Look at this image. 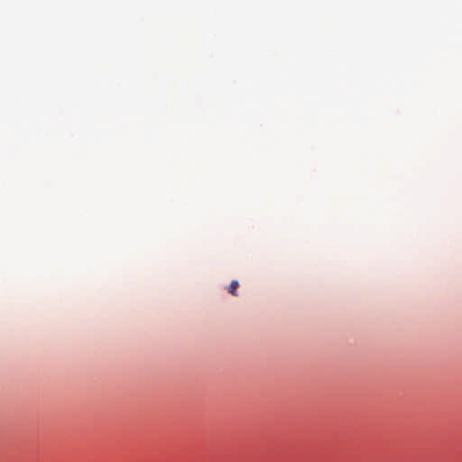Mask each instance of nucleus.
Wrapping results in <instances>:
<instances>
[{"instance_id":"1","label":"nucleus","mask_w":462,"mask_h":462,"mask_svg":"<svg viewBox=\"0 0 462 462\" xmlns=\"http://www.w3.org/2000/svg\"><path fill=\"white\" fill-rule=\"evenodd\" d=\"M239 286V283L236 280H233L227 289V291L233 296H237L236 290Z\"/></svg>"}]
</instances>
